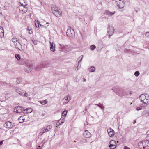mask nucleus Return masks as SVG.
<instances>
[{
    "label": "nucleus",
    "mask_w": 149,
    "mask_h": 149,
    "mask_svg": "<svg viewBox=\"0 0 149 149\" xmlns=\"http://www.w3.org/2000/svg\"><path fill=\"white\" fill-rule=\"evenodd\" d=\"M144 115L146 117L149 116V111H146L144 114Z\"/></svg>",
    "instance_id": "41"
},
{
    "label": "nucleus",
    "mask_w": 149,
    "mask_h": 149,
    "mask_svg": "<svg viewBox=\"0 0 149 149\" xmlns=\"http://www.w3.org/2000/svg\"><path fill=\"white\" fill-rule=\"evenodd\" d=\"M19 3L20 5H26L27 4L25 2V0H19Z\"/></svg>",
    "instance_id": "23"
},
{
    "label": "nucleus",
    "mask_w": 149,
    "mask_h": 149,
    "mask_svg": "<svg viewBox=\"0 0 149 149\" xmlns=\"http://www.w3.org/2000/svg\"><path fill=\"white\" fill-rule=\"evenodd\" d=\"M114 91L120 96H122L126 95L125 91L122 88H117L116 90Z\"/></svg>",
    "instance_id": "5"
},
{
    "label": "nucleus",
    "mask_w": 149,
    "mask_h": 149,
    "mask_svg": "<svg viewBox=\"0 0 149 149\" xmlns=\"http://www.w3.org/2000/svg\"><path fill=\"white\" fill-rule=\"evenodd\" d=\"M80 142L82 143H86V140L85 138H82L81 139Z\"/></svg>",
    "instance_id": "36"
},
{
    "label": "nucleus",
    "mask_w": 149,
    "mask_h": 149,
    "mask_svg": "<svg viewBox=\"0 0 149 149\" xmlns=\"http://www.w3.org/2000/svg\"><path fill=\"white\" fill-rule=\"evenodd\" d=\"M139 146L141 149L142 147L143 149H149V141H144L139 143Z\"/></svg>",
    "instance_id": "2"
},
{
    "label": "nucleus",
    "mask_w": 149,
    "mask_h": 149,
    "mask_svg": "<svg viewBox=\"0 0 149 149\" xmlns=\"http://www.w3.org/2000/svg\"><path fill=\"white\" fill-rule=\"evenodd\" d=\"M89 72H94L95 70V68L93 66H91L88 69Z\"/></svg>",
    "instance_id": "24"
},
{
    "label": "nucleus",
    "mask_w": 149,
    "mask_h": 149,
    "mask_svg": "<svg viewBox=\"0 0 149 149\" xmlns=\"http://www.w3.org/2000/svg\"><path fill=\"white\" fill-rule=\"evenodd\" d=\"M116 141L113 140H111L110 142V144L111 145H116Z\"/></svg>",
    "instance_id": "35"
},
{
    "label": "nucleus",
    "mask_w": 149,
    "mask_h": 149,
    "mask_svg": "<svg viewBox=\"0 0 149 149\" xmlns=\"http://www.w3.org/2000/svg\"><path fill=\"white\" fill-rule=\"evenodd\" d=\"M24 111H27V112H26V113H31L32 111V109L31 108H29L26 109Z\"/></svg>",
    "instance_id": "27"
},
{
    "label": "nucleus",
    "mask_w": 149,
    "mask_h": 149,
    "mask_svg": "<svg viewBox=\"0 0 149 149\" xmlns=\"http://www.w3.org/2000/svg\"><path fill=\"white\" fill-rule=\"evenodd\" d=\"M61 124H62V123H61V121L60 120H58L57 123V125L59 126L61 125Z\"/></svg>",
    "instance_id": "43"
},
{
    "label": "nucleus",
    "mask_w": 149,
    "mask_h": 149,
    "mask_svg": "<svg viewBox=\"0 0 149 149\" xmlns=\"http://www.w3.org/2000/svg\"><path fill=\"white\" fill-rule=\"evenodd\" d=\"M45 142L44 141H42V143H45Z\"/></svg>",
    "instance_id": "54"
},
{
    "label": "nucleus",
    "mask_w": 149,
    "mask_h": 149,
    "mask_svg": "<svg viewBox=\"0 0 149 149\" xmlns=\"http://www.w3.org/2000/svg\"><path fill=\"white\" fill-rule=\"evenodd\" d=\"M33 42L34 43V44H35V41H33V40H32Z\"/></svg>",
    "instance_id": "53"
},
{
    "label": "nucleus",
    "mask_w": 149,
    "mask_h": 149,
    "mask_svg": "<svg viewBox=\"0 0 149 149\" xmlns=\"http://www.w3.org/2000/svg\"><path fill=\"white\" fill-rule=\"evenodd\" d=\"M116 3L117 6L120 8L122 9L124 7L125 4L123 0H120L119 2Z\"/></svg>",
    "instance_id": "13"
},
{
    "label": "nucleus",
    "mask_w": 149,
    "mask_h": 149,
    "mask_svg": "<svg viewBox=\"0 0 149 149\" xmlns=\"http://www.w3.org/2000/svg\"><path fill=\"white\" fill-rule=\"evenodd\" d=\"M124 149H130V148L127 146H125L124 148Z\"/></svg>",
    "instance_id": "47"
},
{
    "label": "nucleus",
    "mask_w": 149,
    "mask_h": 149,
    "mask_svg": "<svg viewBox=\"0 0 149 149\" xmlns=\"http://www.w3.org/2000/svg\"><path fill=\"white\" fill-rule=\"evenodd\" d=\"M60 45L61 47V49L66 52H69L72 50V48L69 45L63 46L61 44H60Z\"/></svg>",
    "instance_id": "10"
},
{
    "label": "nucleus",
    "mask_w": 149,
    "mask_h": 149,
    "mask_svg": "<svg viewBox=\"0 0 149 149\" xmlns=\"http://www.w3.org/2000/svg\"><path fill=\"white\" fill-rule=\"evenodd\" d=\"M139 74V73L138 71H136L134 73V75L136 76H138Z\"/></svg>",
    "instance_id": "42"
},
{
    "label": "nucleus",
    "mask_w": 149,
    "mask_h": 149,
    "mask_svg": "<svg viewBox=\"0 0 149 149\" xmlns=\"http://www.w3.org/2000/svg\"><path fill=\"white\" fill-rule=\"evenodd\" d=\"M50 49L51 51L54 52L55 51V45L53 42H50Z\"/></svg>",
    "instance_id": "17"
},
{
    "label": "nucleus",
    "mask_w": 149,
    "mask_h": 149,
    "mask_svg": "<svg viewBox=\"0 0 149 149\" xmlns=\"http://www.w3.org/2000/svg\"><path fill=\"white\" fill-rule=\"evenodd\" d=\"M46 131H45V130H44V129L43 128H42L40 130V132L39 134V135H42Z\"/></svg>",
    "instance_id": "29"
},
{
    "label": "nucleus",
    "mask_w": 149,
    "mask_h": 149,
    "mask_svg": "<svg viewBox=\"0 0 149 149\" xmlns=\"http://www.w3.org/2000/svg\"><path fill=\"white\" fill-rule=\"evenodd\" d=\"M22 81V79L20 78H18L16 80V82L17 84H19Z\"/></svg>",
    "instance_id": "37"
},
{
    "label": "nucleus",
    "mask_w": 149,
    "mask_h": 149,
    "mask_svg": "<svg viewBox=\"0 0 149 149\" xmlns=\"http://www.w3.org/2000/svg\"><path fill=\"white\" fill-rule=\"evenodd\" d=\"M4 36V30L2 27L0 26V38H2Z\"/></svg>",
    "instance_id": "21"
},
{
    "label": "nucleus",
    "mask_w": 149,
    "mask_h": 149,
    "mask_svg": "<svg viewBox=\"0 0 149 149\" xmlns=\"http://www.w3.org/2000/svg\"><path fill=\"white\" fill-rule=\"evenodd\" d=\"M28 30L29 31V33L30 34H31L33 33L32 30L31 29V28L28 26L27 28Z\"/></svg>",
    "instance_id": "34"
},
{
    "label": "nucleus",
    "mask_w": 149,
    "mask_h": 149,
    "mask_svg": "<svg viewBox=\"0 0 149 149\" xmlns=\"http://www.w3.org/2000/svg\"><path fill=\"white\" fill-rule=\"evenodd\" d=\"M107 131L110 137H112L114 136V131L111 128L108 129Z\"/></svg>",
    "instance_id": "15"
},
{
    "label": "nucleus",
    "mask_w": 149,
    "mask_h": 149,
    "mask_svg": "<svg viewBox=\"0 0 149 149\" xmlns=\"http://www.w3.org/2000/svg\"><path fill=\"white\" fill-rule=\"evenodd\" d=\"M67 36L70 38H72L74 35V30L70 27L68 28L66 32Z\"/></svg>",
    "instance_id": "6"
},
{
    "label": "nucleus",
    "mask_w": 149,
    "mask_h": 149,
    "mask_svg": "<svg viewBox=\"0 0 149 149\" xmlns=\"http://www.w3.org/2000/svg\"><path fill=\"white\" fill-rule=\"evenodd\" d=\"M33 68V66L31 64H29L26 66L25 68V70L27 72H31L32 69Z\"/></svg>",
    "instance_id": "16"
},
{
    "label": "nucleus",
    "mask_w": 149,
    "mask_h": 149,
    "mask_svg": "<svg viewBox=\"0 0 149 149\" xmlns=\"http://www.w3.org/2000/svg\"><path fill=\"white\" fill-rule=\"evenodd\" d=\"M108 31L107 34L109 36H112L114 33V28L110 26H108Z\"/></svg>",
    "instance_id": "11"
},
{
    "label": "nucleus",
    "mask_w": 149,
    "mask_h": 149,
    "mask_svg": "<svg viewBox=\"0 0 149 149\" xmlns=\"http://www.w3.org/2000/svg\"><path fill=\"white\" fill-rule=\"evenodd\" d=\"M11 41L16 48L20 50V49H22V47L17 38H13L11 39Z\"/></svg>",
    "instance_id": "4"
},
{
    "label": "nucleus",
    "mask_w": 149,
    "mask_h": 149,
    "mask_svg": "<svg viewBox=\"0 0 149 149\" xmlns=\"http://www.w3.org/2000/svg\"><path fill=\"white\" fill-rule=\"evenodd\" d=\"M46 22H45V21H43V22H40V23H41V24L45 26H46V27H44L45 28H47V27L49 25V24L48 22H46V24H45V23Z\"/></svg>",
    "instance_id": "26"
},
{
    "label": "nucleus",
    "mask_w": 149,
    "mask_h": 149,
    "mask_svg": "<svg viewBox=\"0 0 149 149\" xmlns=\"http://www.w3.org/2000/svg\"><path fill=\"white\" fill-rule=\"evenodd\" d=\"M40 69H38V68L36 69H37V70H40Z\"/></svg>",
    "instance_id": "56"
},
{
    "label": "nucleus",
    "mask_w": 149,
    "mask_h": 149,
    "mask_svg": "<svg viewBox=\"0 0 149 149\" xmlns=\"http://www.w3.org/2000/svg\"><path fill=\"white\" fill-rule=\"evenodd\" d=\"M109 147L111 149H114L116 147V145L110 144Z\"/></svg>",
    "instance_id": "33"
},
{
    "label": "nucleus",
    "mask_w": 149,
    "mask_h": 149,
    "mask_svg": "<svg viewBox=\"0 0 149 149\" xmlns=\"http://www.w3.org/2000/svg\"><path fill=\"white\" fill-rule=\"evenodd\" d=\"M15 126V123H12L9 121H8L5 123L4 126L6 128L11 129Z\"/></svg>",
    "instance_id": "7"
},
{
    "label": "nucleus",
    "mask_w": 149,
    "mask_h": 149,
    "mask_svg": "<svg viewBox=\"0 0 149 149\" xmlns=\"http://www.w3.org/2000/svg\"><path fill=\"white\" fill-rule=\"evenodd\" d=\"M96 48V47L95 45H92L90 47V49L91 50H94Z\"/></svg>",
    "instance_id": "32"
},
{
    "label": "nucleus",
    "mask_w": 149,
    "mask_h": 149,
    "mask_svg": "<svg viewBox=\"0 0 149 149\" xmlns=\"http://www.w3.org/2000/svg\"><path fill=\"white\" fill-rule=\"evenodd\" d=\"M64 100L65 101L63 102V104L65 105L68 103L70 100V96L69 95H68L66 97H65Z\"/></svg>",
    "instance_id": "18"
},
{
    "label": "nucleus",
    "mask_w": 149,
    "mask_h": 149,
    "mask_svg": "<svg viewBox=\"0 0 149 149\" xmlns=\"http://www.w3.org/2000/svg\"><path fill=\"white\" fill-rule=\"evenodd\" d=\"M83 57V55H81L79 57L78 59H80L78 61V65L77 66V68H78L79 66L80 65V67L81 66V61Z\"/></svg>",
    "instance_id": "20"
},
{
    "label": "nucleus",
    "mask_w": 149,
    "mask_h": 149,
    "mask_svg": "<svg viewBox=\"0 0 149 149\" xmlns=\"http://www.w3.org/2000/svg\"><path fill=\"white\" fill-rule=\"evenodd\" d=\"M100 104V103H99V104H95V105H96L97 106H98L102 110H104V107H102L101 106H100V105H99V104Z\"/></svg>",
    "instance_id": "40"
},
{
    "label": "nucleus",
    "mask_w": 149,
    "mask_h": 149,
    "mask_svg": "<svg viewBox=\"0 0 149 149\" xmlns=\"http://www.w3.org/2000/svg\"><path fill=\"white\" fill-rule=\"evenodd\" d=\"M42 2H40V4L41 5H42Z\"/></svg>",
    "instance_id": "55"
},
{
    "label": "nucleus",
    "mask_w": 149,
    "mask_h": 149,
    "mask_svg": "<svg viewBox=\"0 0 149 149\" xmlns=\"http://www.w3.org/2000/svg\"><path fill=\"white\" fill-rule=\"evenodd\" d=\"M41 104L43 105H45L47 103V101L46 99L39 102Z\"/></svg>",
    "instance_id": "28"
},
{
    "label": "nucleus",
    "mask_w": 149,
    "mask_h": 149,
    "mask_svg": "<svg viewBox=\"0 0 149 149\" xmlns=\"http://www.w3.org/2000/svg\"><path fill=\"white\" fill-rule=\"evenodd\" d=\"M142 109V108L141 107H138L136 109L137 111L141 110Z\"/></svg>",
    "instance_id": "45"
},
{
    "label": "nucleus",
    "mask_w": 149,
    "mask_h": 149,
    "mask_svg": "<svg viewBox=\"0 0 149 149\" xmlns=\"http://www.w3.org/2000/svg\"><path fill=\"white\" fill-rule=\"evenodd\" d=\"M24 117L23 116H21L19 118V120L20 123H22L24 121Z\"/></svg>",
    "instance_id": "31"
},
{
    "label": "nucleus",
    "mask_w": 149,
    "mask_h": 149,
    "mask_svg": "<svg viewBox=\"0 0 149 149\" xmlns=\"http://www.w3.org/2000/svg\"><path fill=\"white\" fill-rule=\"evenodd\" d=\"M59 120L60 121L61 123H63L65 122V118H61Z\"/></svg>",
    "instance_id": "39"
},
{
    "label": "nucleus",
    "mask_w": 149,
    "mask_h": 149,
    "mask_svg": "<svg viewBox=\"0 0 149 149\" xmlns=\"http://www.w3.org/2000/svg\"><path fill=\"white\" fill-rule=\"evenodd\" d=\"M52 128V126L50 125H49L43 128L45 130V131H46V132H47L49 131L51 128Z\"/></svg>",
    "instance_id": "22"
},
{
    "label": "nucleus",
    "mask_w": 149,
    "mask_h": 149,
    "mask_svg": "<svg viewBox=\"0 0 149 149\" xmlns=\"http://www.w3.org/2000/svg\"><path fill=\"white\" fill-rule=\"evenodd\" d=\"M35 24L36 26L37 27H39V25H40L41 26H42V27H46V26H45L41 24L40 22H39V21H37L36 20L35 21Z\"/></svg>",
    "instance_id": "19"
},
{
    "label": "nucleus",
    "mask_w": 149,
    "mask_h": 149,
    "mask_svg": "<svg viewBox=\"0 0 149 149\" xmlns=\"http://www.w3.org/2000/svg\"><path fill=\"white\" fill-rule=\"evenodd\" d=\"M53 13L56 17H59L62 16V12L57 6H54L52 7Z\"/></svg>",
    "instance_id": "1"
},
{
    "label": "nucleus",
    "mask_w": 149,
    "mask_h": 149,
    "mask_svg": "<svg viewBox=\"0 0 149 149\" xmlns=\"http://www.w3.org/2000/svg\"><path fill=\"white\" fill-rule=\"evenodd\" d=\"M0 84H1L2 85H3L5 84H6V83L2 82H1Z\"/></svg>",
    "instance_id": "49"
},
{
    "label": "nucleus",
    "mask_w": 149,
    "mask_h": 149,
    "mask_svg": "<svg viewBox=\"0 0 149 149\" xmlns=\"http://www.w3.org/2000/svg\"><path fill=\"white\" fill-rule=\"evenodd\" d=\"M15 91L17 93L19 94L22 96L24 97H27L28 96V93L26 92L24 94L23 93H24V91L22 90L20 88L18 87H16L15 88Z\"/></svg>",
    "instance_id": "8"
},
{
    "label": "nucleus",
    "mask_w": 149,
    "mask_h": 149,
    "mask_svg": "<svg viewBox=\"0 0 149 149\" xmlns=\"http://www.w3.org/2000/svg\"><path fill=\"white\" fill-rule=\"evenodd\" d=\"M105 13L106 15H109L110 16H112L115 13V12H111L108 11H106Z\"/></svg>",
    "instance_id": "25"
},
{
    "label": "nucleus",
    "mask_w": 149,
    "mask_h": 149,
    "mask_svg": "<svg viewBox=\"0 0 149 149\" xmlns=\"http://www.w3.org/2000/svg\"><path fill=\"white\" fill-rule=\"evenodd\" d=\"M67 111H63L62 113V116H65L67 114Z\"/></svg>",
    "instance_id": "38"
},
{
    "label": "nucleus",
    "mask_w": 149,
    "mask_h": 149,
    "mask_svg": "<svg viewBox=\"0 0 149 149\" xmlns=\"http://www.w3.org/2000/svg\"><path fill=\"white\" fill-rule=\"evenodd\" d=\"M83 136L86 138H89L91 136V134L88 130H85L83 132Z\"/></svg>",
    "instance_id": "14"
},
{
    "label": "nucleus",
    "mask_w": 149,
    "mask_h": 149,
    "mask_svg": "<svg viewBox=\"0 0 149 149\" xmlns=\"http://www.w3.org/2000/svg\"><path fill=\"white\" fill-rule=\"evenodd\" d=\"M139 98L141 102L144 104L148 103L149 102V96L147 94L141 95L139 96Z\"/></svg>",
    "instance_id": "3"
},
{
    "label": "nucleus",
    "mask_w": 149,
    "mask_h": 149,
    "mask_svg": "<svg viewBox=\"0 0 149 149\" xmlns=\"http://www.w3.org/2000/svg\"><path fill=\"white\" fill-rule=\"evenodd\" d=\"M26 5H19V12L22 13L24 14L28 10L27 7H25Z\"/></svg>",
    "instance_id": "9"
},
{
    "label": "nucleus",
    "mask_w": 149,
    "mask_h": 149,
    "mask_svg": "<svg viewBox=\"0 0 149 149\" xmlns=\"http://www.w3.org/2000/svg\"><path fill=\"white\" fill-rule=\"evenodd\" d=\"M15 58L18 60H19L20 59V55L19 54H16L15 55Z\"/></svg>",
    "instance_id": "30"
},
{
    "label": "nucleus",
    "mask_w": 149,
    "mask_h": 149,
    "mask_svg": "<svg viewBox=\"0 0 149 149\" xmlns=\"http://www.w3.org/2000/svg\"><path fill=\"white\" fill-rule=\"evenodd\" d=\"M145 35L146 37L149 38V32H147L145 33Z\"/></svg>",
    "instance_id": "44"
},
{
    "label": "nucleus",
    "mask_w": 149,
    "mask_h": 149,
    "mask_svg": "<svg viewBox=\"0 0 149 149\" xmlns=\"http://www.w3.org/2000/svg\"><path fill=\"white\" fill-rule=\"evenodd\" d=\"M136 122V120H134V122L133 123V124L135 123Z\"/></svg>",
    "instance_id": "50"
},
{
    "label": "nucleus",
    "mask_w": 149,
    "mask_h": 149,
    "mask_svg": "<svg viewBox=\"0 0 149 149\" xmlns=\"http://www.w3.org/2000/svg\"><path fill=\"white\" fill-rule=\"evenodd\" d=\"M3 141H4V140H2L0 142V146H1L3 142Z\"/></svg>",
    "instance_id": "48"
},
{
    "label": "nucleus",
    "mask_w": 149,
    "mask_h": 149,
    "mask_svg": "<svg viewBox=\"0 0 149 149\" xmlns=\"http://www.w3.org/2000/svg\"><path fill=\"white\" fill-rule=\"evenodd\" d=\"M23 110V109L22 107L17 106L14 109V111L18 113H20L22 112Z\"/></svg>",
    "instance_id": "12"
},
{
    "label": "nucleus",
    "mask_w": 149,
    "mask_h": 149,
    "mask_svg": "<svg viewBox=\"0 0 149 149\" xmlns=\"http://www.w3.org/2000/svg\"><path fill=\"white\" fill-rule=\"evenodd\" d=\"M37 149H41L40 146H38V148Z\"/></svg>",
    "instance_id": "51"
},
{
    "label": "nucleus",
    "mask_w": 149,
    "mask_h": 149,
    "mask_svg": "<svg viewBox=\"0 0 149 149\" xmlns=\"http://www.w3.org/2000/svg\"><path fill=\"white\" fill-rule=\"evenodd\" d=\"M146 140L149 141V134H148L147 135L146 137Z\"/></svg>",
    "instance_id": "46"
},
{
    "label": "nucleus",
    "mask_w": 149,
    "mask_h": 149,
    "mask_svg": "<svg viewBox=\"0 0 149 149\" xmlns=\"http://www.w3.org/2000/svg\"><path fill=\"white\" fill-rule=\"evenodd\" d=\"M86 81V79H84L83 80L84 82H85Z\"/></svg>",
    "instance_id": "52"
}]
</instances>
